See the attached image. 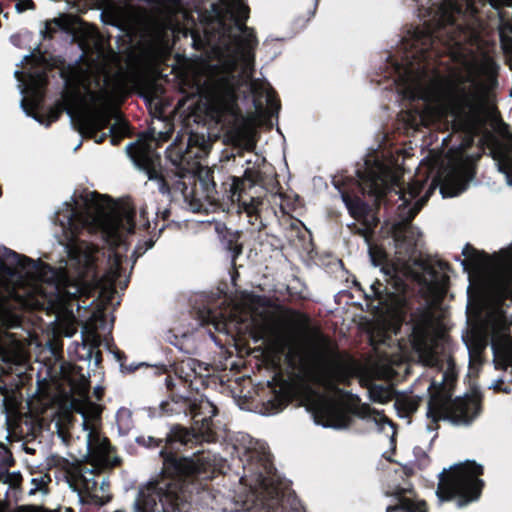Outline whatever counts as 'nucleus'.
<instances>
[{"instance_id":"obj_19","label":"nucleus","mask_w":512,"mask_h":512,"mask_svg":"<svg viewBox=\"0 0 512 512\" xmlns=\"http://www.w3.org/2000/svg\"><path fill=\"white\" fill-rule=\"evenodd\" d=\"M210 148L211 144L204 138V136H199L197 134L190 135L185 149H178L177 159H172V163L177 166L193 164L195 159H200L206 156Z\"/></svg>"},{"instance_id":"obj_39","label":"nucleus","mask_w":512,"mask_h":512,"mask_svg":"<svg viewBox=\"0 0 512 512\" xmlns=\"http://www.w3.org/2000/svg\"><path fill=\"white\" fill-rule=\"evenodd\" d=\"M94 393L96 394L97 398L99 399L101 397V395H102V388L95 387Z\"/></svg>"},{"instance_id":"obj_24","label":"nucleus","mask_w":512,"mask_h":512,"mask_svg":"<svg viewBox=\"0 0 512 512\" xmlns=\"http://www.w3.org/2000/svg\"><path fill=\"white\" fill-rule=\"evenodd\" d=\"M199 184L205 192L206 198L210 201H217L218 192L216 191V183L213 178V172L205 170L199 174Z\"/></svg>"},{"instance_id":"obj_17","label":"nucleus","mask_w":512,"mask_h":512,"mask_svg":"<svg viewBox=\"0 0 512 512\" xmlns=\"http://www.w3.org/2000/svg\"><path fill=\"white\" fill-rule=\"evenodd\" d=\"M68 474V488L78 495L82 493H92L97 490L98 482L95 479L94 469L77 465L74 466Z\"/></svg>"},{"instance_id":"obj_1","label":"nucleus","mask_w":512,"mask_h":512,"mask_svg":"<svg viewBox=\"0 0 512 512\" xmlns=\"http://www.w3.org/2000/svg\"><path fill=\"white\" fill-rule=\"evenodd\" d=\"M248 14L241 0H228L224 14L205 28L203 36L192 31L191 39L196 50L215 61L197 80L206 114L227 127L228 142L249 151L255 146L256 118L272 117L280 106L268 82L252 79L257 40L246 26Z\"/></svg>"},{"instance_id":"obj_41","label":"nucleus","mask_w":512,"mask_h":512,"mask_svg":"<svg viewBox=\"0 0 512 512\" xmlns=\"http://www.w3.org/2000/svg\"><path fill=\"white\" fill-rule=\"evenodd\" d=\"M502 392L504 393H510L511 392V389L508 388L507 386H502V389H501Z\"/></svg>"},{"instance_id":"obj_15","label":"nucleus","mask_w":512,"mask_h":512,"mask_svg":"<svg viewBox=\"0 0 512 512\" xmlns=\"http://www.w3.org/2000/svg\"><path fill=\"white\" fill-rule=\"evenodd\" d=\"M260 460L262 462L261 468H257V471L252 475L249 486L259 497H267L271 499L277 498L279 493L277 488L274 486V479L271 476L268 455L264 453Z\"/></svg>"},{"instance_id":"obj_22","label":"nucleus","mask_w":512,"mask_h":512,"mask_svg":"<svg viewBox=\"0 0 512 512\" xmlns=\"http://www.w3.org/2000/svg\"><path fill=\"white\" fill-rule=\"evenodd\" d=\"M420 400L417 395L401 393L395 396L394 405L400 417H407L417 410Z\"/></svg>"},{"instance_id":"obj_7","label":"nucleus","mask_w":512,"mask_h":512,"mask_svg":"<svg viewBox=\"0 0 512 512\" xmlns=\"http://www.w3.org/2000/svg\"><path fill=\"white\" fill-rule=\"evenodd\" d=\"M216 414L217 409L212 403L209 401L203 402L200 405V411L194 413V427L192 429L175 425L170 429L165 439H155L149 436L143 439V444L151 447L154 444L160 446L162 442H165L159 452L164 459L165 466L177 474H193L199 469L198 464L188 457L178 458L172 454V450L176 448L175 445L187 446L214 441L215 434L211 429L210 420Z\"/></svg>"},{"instance_id":"obj_45","label":"nucleus","mask_w":512,"mask_h":512,"mask_svg":"<svg viewBox=\"0 0 512 512\" xmlns=\"http://www.w3.org/2000/svg\"><path fill=\"white\" fill-rule=\"evenodd\" d=\"M118 463H119V459H118L117 457H116V458H114V460H113V465H116V464H118Z\"/></svg>"},{"instance_id":"obj_5","label":"nucleus","mask_w":512,"mask_h":512,"mask_svg":"<svg viewBox=\"0 0 512 512\" xmlns=\"http://www.w3.org/2000/svg\"><path fill=\"white\" fill-rule=\"evenodd\" d=\"M64 83L61 105L75 129L101 143L108 133L97 134L112 116L113 98L127 93V73L105 61H85L60 70Z\"/></svg>"},{"instance_id":"obj_21","label":"nucleus","mask_w":512,"mask_h":512,"mask_svg":"<svg viewBox=\"0 0 512 512\" xmlns=\"http://www.w3.org/2000/svg\"><path fill=\"white\" fill-rule=\"evenodd\" d=\"M386 512H426V507L422 501H415L397 493L387 505Z\"/></svg>"},{"instance_id":"obj_11","label":"nucleus","mask_w":512,"mask_h":512,"mask_svg":"<svg viewBox=\"0 0 512 512\" xmlns=\"http://www.w3.org/2000/svg\"><path fill=\"white\" fill-rule=\"evenodd\" d=\"M357 178L363 193L375 197H380L390 188L399 186L396 173L374 156L365 160L363 170H357Z\"/></svg>"},{"instance_id":"obj_50","label":"nucleus","mask_w":512,"mask_h":512,"mask_svg":"<svg viewBox=\"0 0 512 512\" xmlns=\"http://www.w3.org/2000/svg\"><path fill=\"white\" fill-rule=\"evenodd\" d=\"M92 337L95 339L96 338V334L93 332L92 333Z\"/></svg>"},{"instance_id":"obj_8","label":"nucleus","mask_w":512,"mask_h":512,"mask_svg":"<svg viewBox=\"0 0 512 512\" xmlns=\"http://www.w3.org/2000/svg\"><path fill=\"white\" fill-rule=\"evenodd\" d=\"M132 507L134 512H188L189 504L180 481L162 476L139 488Z\"/></svg>"},{"instance_id":"obj_29","label":"nucleus","mask_w":512,"mask_h":512,"mask_svg":"<svg viewBox=\"0 0 512 512\" xmlns=\"http://www.w3.org/2000/svg\"><path fill=\"white\" fill-rule=\"evenodd\" d=\"M37 50V53H29V54H26L24 57H23V60L26 61L27 63H32L33 65L35 66H44L46 64V58L43 54H41V52L39 51V47L37 46L35 48Z\"/></svg>"},{"instance_id":"obj_4","label":"nucleus","mask_w":512,"mask_h":512,"mask_svg":"<svg viewBox=\"0 0 512 512\" xmlns=\"http://www.w3.org/2000/svg\"><path fill=\"white\" fill-rule=\"evenodd\" d=\"M463 269L468 273L467 318L478 332L491 336L497 369L512 368V314L506 300L512 301V250L498 260L466 244L462 250Z\"/></svg>"},{"instance_id":"obj_46","label":"nucleus","mask_w":512,"mask_h":512,"mask_svg":"<svg viewBox=\"0 0 512 512\" xmlns=\"http://www.w3.org/2000/svg\"><path fill=\"white\" fill-rule=\"evenodd\" d=\"M159 134H160V137H161L162 139H165V137H166L165 133L160 132Z\"/></svg>"},{"instance_id":"obj_35","label":"nucleus","mask_w":512,"mask_h":512,"mask_svg":"<svg viewBox=\"0 0 512 512\" xmlns=\"http://www.w3.org/2000/svg\"><path fill=\"white\" fill-rule=\"evenodd\" d=\"M106 480H107V478L103 476L101 483L98 484V486H97V489H99L101 491H106V489L108 487Z\"/></svg>"},{"instance_id":"obj_30","label":"nucleus","mask_w":512,"mask_h":512,"mask_svg":"<svg viewBox=\"0 0 512 512\" xmlns=\"http://www.w3.org/2000/svg\"><path fill=\"white\" fill-rule=\"evenodd\" d=\"M489 3L495 9H499L502 6H512V0H489Z\"/></svg>"},{"instance_id":"obj_20","label":"nucleus","mask_w":512,"mask_h":512,"mask_svg":"<svg viewBox=\"0 0 512 512\" xmlns=\"http://www.w3.org/2000/svg\"><path fill=\"white\" fill-rule=\"evenodd\" d=\"M375 225L373 210H367L365 205L354 199V233H359L368 242L369 233Z\"/></svg>"},{"instance_id":"obj_32","label":"nucleus","mask_w":512,"mask_h":512,"mask_svg":"<svg viewBox=\"0 0 512 512\" xmlns=\"http://www.w3.org/2000/svg\"><path fill=\"white\" fill-rule=\"evenodd\" d=\"M79 394L83 398H87V391H88V381L86 379L83 380L82 386L79 388Z\"/></svg>"},{"instance_id":"obj_27","label":"nucleus","mask_w":512,"mask_h":512,"mask_svg":"<svg viewBox=\"0 0 512 512\" xmlns=\"http://www.w3.org/2000/svg\"><path fill=\"white\" fill-rule=\"evenodd\" d=\"M71 416L69 414H63L57 418L54 422L55 432L58 438L66 444L69 438V425L71 424Z\"/></svg>"},{"instance_id":"obj_40","label":"nucleus","mask_w":512,"mask_h":512,"mask_svg":"<svg viewBox=\"0 0 512 512\" xmlns=\"http://www.w3.org/2000/svg\"><path fill=\"white\" fill-rule=\"evenodd\" d=\"M443 197H453L458 195L459 193H441Z\"/></svg>"},{"instance_id":"obj_28","label":"nucleus","mask_w":512,"mask_h":512,"mask_svg":"<svg viewBox=\"0 0 512 512\" xmlns=\"http://www.w3.org/2000/svg\"><path fill=\"white\" fill-rule=\"evenodd\" d=\"M150 3L160 12L173 13L179 8L177 0H150Z\"/></svg>"},{"instance_id":"obj_26","label":"nucleus","mask_w":512,"mask_h":512,"mask_svg":"<svg viewBox=\"0 0 512 512\" xmlns=\"http://www.w3.org/2000/svg\"><path fill=\"white\" fill-rule=\"evenodd\" d=\"M69 25L68 19L64 15H59V17L53 18L52 20L46 21L43 29L40 30L42 36L51 37L56 29H66Z\"/></svg>"},{"instance_id":"obj_16","label":"nucleus","mask_w":512,"mask_h":512,"mask_svg":"<svg viewBox=\"0 0 512 512\" xmlns=\"http://www.w3.org/2000/svg\"><path fill=\"white\" fill-rule=\"evenodd\" d=\"M491 154L498 171L505 175L507 184L512 186V135L495 141L491 147Z\"/></svg>"},{"instance_id":"obj_18","label":"nucleus","mask_w":512,"mask_h":512,"mask_svg":"<svg viewBox=\"0 0 512 512\" xmlns=\"http://www.w3.org/2000/svg\"><path fill=\"white\" fill-rule=\"evenodd\" d=\"M353 413L354 417L374 423L380 432L385 433L391 439L394 438L395 428L393 423L381 412L372 409L368 404L360 403V399L356 395H354Z\"/></svg>"},{"instance_id":"obj_23","label":"nucleus","mask_w":512,"mask_h":512,"mask_svg":"<svg viewBox=\"0 0 512 512\" xmlns=\"http://www.w3.org/2000/svg\"><path fill=\"white\" fill-rule=\"evenodd\" d=\"M114 123L109 127L108 134L111 135L112 144H116L121 138L129 135L130 128L128 122L122 118L121 114L112 107V116Z\"/></svg>"},{"instance_id":"obj_9","label":"nucleus","mask_w":512,"mask_h":512,"mask_svg":"<svg viewBox=\"0 0 512 512\" xmlns=\"http://www.w3.org/2000/svg\"><path fill=\"white\" fill-rule=\"evenodd\" d=\"M483 473L481 465L466 461L451 466L440 474L437 495L440 500L459 498V506L479 498L483 482L479 479Z\"/></svg>"},{"instance_id":"obj_12","label":"nucleus","mask_w":512,"mask_h":512,"mask_svg":"<svg viewBox=\"0 0 512 512\" xmlns=\"http://www.w3.org/2000/svg\"><path fill=\"white\" fill-rule=\"evenodd\" d=\"M82 416V429L85 432L86 452L84 457L91 462H104L110 452V444L106 438H101L94 423L101 414L100 408L86 401L84 408L80 411Z\"/></svg>"},{"instance_id":"obj_31","label":"nucleus","mask_w":512,"mask_h":512,"mask_svg":"<svg viewBox=\"0 0 512 512\" xmlns=\"http://www.w3.org/2000/svg\"><path fill=\"white\" fill-rule=\"evenodd\" d=\"M341 198L347 208L348 213L352 216V199L347 193H342Z\"/></svg>"},{"instance_id":"obj_38","label":"nucleus","mask_w":512,"mask_h":512,"mask_svg":"<svg viewBox=\"0 0 512 512\" xmlns=\"http://www.w3.org/2000/svg\"><path fill=\"white\" fill-rule=\"evenodd\" d=\"M15 10L17 12L21 13V12H23L25 10V7H24V5L22 3L19 2V3H17L15 5Z\"/></svg>"},{"instance_id":"obj_47","label":"nucleus","mask_w":512,"mask_h":512,"mask_svg":"<svg viewBox=\"0 0 512 512\" xmlns=\"http://www.w3.org/2000/svg\"><path fill=\"white\" fill-rule=\"evenodd\" d=\"M258 456H259V455H258V453H257V452H254V453L252 454V456H251V457H252V458H255V457H258Z\"/></svg>"},{"instance_id":"obj_3","label":"nucleus","mask_w":512,"mask_h":512,"mask_svg":"<svg viewBox=\"0 0 512 512\" xmlns=\"http://www.w3.org/2000/svg\"><path fill=\"white\" fill-rule=\"evenodd\" d=\"M134 209L128 204H116L94 191L74 193L54 212V237L68 248L71 265L79 266V275L89 277L94 271L99 250L85 241H76L81 230L100 233L101 238L115 251H108L109 267L105 277L113 284L120 276V265L126 250V236L134 229Z\"/></svg>"},{"instance_id":"obj_36","label":"nucleus","mask_w":512,"mask_h":512,"mask_svg":"<svg viewBox=\"0 0 512 512\" xmlns=\"http://www.w3.org/2000/svg\"><path fill=\"white\" fill-rule=\"evenodd\" d=\"M154 247V241L153 240H148L145 242V250L144 252L152 249Z\"/></svg>"},{"instance_id":"obj_2","label":"nucleus","mask_w":512,"mask_h":512,"mask_svg":"<svg viewBox=\"0 0 512 512\" xmlns=\"http://www.w3.org/2000/svg\"><path fill=\"white\" fill-rule=\"evenodd\" d=\"M258 338L279 361L284 360L297 374L284 381L265 403V413L275 415L297 399L316 425L346 428L352 415V393L337 386L349 383L352 361L326 345L307 348L277 313L262 316L257 324Z\"/></svg>"},{"instance_id":"obj_10","label":"nucleus","mask_w":512,"mask_h":512,"mask_svg":"<svg viewBox=\"0 0 512 512\" xmlns=\"http://www.w3.org/2000/svg\"><path fill=\"white\" fill-rule=\"evenodd\" d=\"M14 76L18 81L19 92L22 95L19 106L23 112L32 117L39 124L48 126L51 120H45L36 110L39 108L43 98V87L46 83L43 68H37L35 72L28 71L27 77L24 79L23 75L18 71H14Z\"/></svg>"},{"instance_id":"obj_37","label":"nucleus","mask_w":512,"mask_h":512,"mask_svg":"<svg viewBox=\"0 0 512 512\" xmlns=\"http://www.w3.org/2000/svg\"><path fill=\"white\" fill-rule=\"evenodd\" d=\"M179 148H182V147H181V146H178V147H175V148L173 149V151H170V154H171V155H170L169 157H170V159H171V160H172V159H177V152H178V149H179Z\"/></svg>"},{"instance_id":"obj_48","label":"nucleus","mask_w":512,"mask_h":512,"mask_svg":"<svg viewBox=\"0 0 512 512\" xmlns=\"http://www.w3.org/2000/svg\"><path fill=\"white\" fill-rule=\"evenodd\" d=\"M80 146V143H78L74 148L73 150L75 151L76 149H78V147Z\"/></svg>"},{"instance_id":"obj_6","label":"nucleus","mask_w":512,"mask_h":512,"mask_svg":"<svg viewBox=\"0 0 512 512\" xmlns=\"http://www.w3.org/2000/svg\"><path fill=\"white\" fill-rule=\"evenodd\" d=\"M0 271L12 277L23 276L31 281L44 282L52 279L50 301L58 305L64 318V323L59 324L60 333L66 338L76 334L73 308L87 309L93 303V300L86 303L84 299L90 293L87 281L74 280L64 271L56 272L40 260H32L8 248L0 250Z\"/></svg>"},{"instance_id":"obj_13","label":"nucleus","mask_w":512,"mask_h":512,"mask_svg":"<svg viewBox=\"0 0 512 512\" xmlns=\"http://www.w3.org/2000/svg\"><path fill=\"white\" fill-rule=\"evenodd\" d=\"M134 166L145 173L150 181H154L159 192L169 194V187L161 174L160 156L151 143H141L130 155Z\"/></svg>"},{"instance_id":"obj_42","label":"nucleus","mask_w":512,"mask_h":512,"mask_svg":"<svg viewBox=\"0 0 512 512\" xmlns=\"http://www.w3.org/2000/svg\"><path fill=\"white\" fill-rule=\"evenodd\" d=\"M133 146H134V143H128L125 148H126V150H128V149L132 148Z\"/></svg>"},{"instance_id":"obj_25","label":"nucleus","mask_w":512,"mask_h":512,"mask_svg":"<svg viewBox=\"0 0 512 512\" xmlns=\"http://www.w3.org/2000/svg\"><path fill=\"white\" fill-rule=\"evenodd\" d=\"M244 191L245 185L242 186L240 198H242V194L244 193ZM232 202L239 203V207L247 213L248 217H255V219H257L258 208L262 204V200L260 197H250L249 200L236 199L235 201Z\"/></svg>"},{"instance_id":"obj_33","label":"nucleus","mask_w":512,"mask_h":512,"mask_svg":"<svg viewBox=\"0 0 512 512\" xmlns=\"http://www.w3.org/2000/svg\"><path fill=\"white\" fill-rule=\"evenodd\" d=\"M503 382V379H497L491 383L490 387L493 388L495 391H501Z\"/></svg>"},{"instance_id":"obj_43","label":"nucleus","mask_w":512,"mask_h":512,"mask_svg":"<svg viewBox=\"0 0 512 512\" xmlns=\"http://www.w3.org/2000/svg\"><path fill=\"white\" fill-rule=\"evenodd\" d=\"M98 362H99V357H98V353H97L95 356V359H94V364L97 365Z\"/></svg>"},{"instance_id":"obj_14","label":"nucleus","mask_w":512,"mask_h":512,"mask_svg":"<svg viewBox=\"0 0 512 512\" xmlns=\"http://www.w3.org/2000/svg\"><path fill=\"white\" fill-rule=\"evenodd\" d=\"M244 162L246 167L242 177H232V183L226 191L230 201L240 199L242 186L245 185L246 182L249 183V187H253L262 180L260 167L263 164L264 159L256 154H249L245 158Z\"/></svg>"},{"instance_id":"obj_44","label":"nucleus","mask_w":512,"mask_h":512,"mask_svg":"<svg viewBox=\"0 0 512 512\" xmlns=\"http://www.w3.org/2000/svg\"><path fill=\"white\" fill-rule=\"evenodd\" d=\"M249 218H250V219H249V222H250V223H252V224L254 223V221H256V220H257V219H255V217H249Z\"/></svg>"},{"instance_id":"obj_34","label":"nucleus","mask_w":512,"mask_h":512,"mask_svg":"<svg viewBox=\"0 0 512 512\" xmlns=\"http://www.w3.org/2000/svg\"><path fill=\"white\" fill-rule=\"evenodd\" d=\"M8 327L15 328L19 326V320L15 316H11L8 323H6Z\"/></svg>"},{"instance_id":"obj_49","label":"nucleus","mask_w":512,"mask_h":512,"mask_svg":"<svg viewBox=\"0 0 512 512\" xmlns=\"http://www.w3.org/2000/svg\"><path fill=\"white\" fill-rule=\"evenodd\" d=\"M354 288L358 287V283L356 281L353 282Z\"/></svg>"}]
</instances>
